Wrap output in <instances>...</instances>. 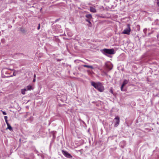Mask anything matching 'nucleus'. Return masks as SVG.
<instances>
[{"mask_svg": "<svg viewBox=\"0 0 159 159\" xmlns=\"http://www.w3.org/2000/svg\"><path fill=\"white\" fill-rule=\"evenodd\" d=\"M114 122L115 123V126H117L119 124L120 118L118 116H116L114 119Z\"/></svg>", "mask_w": 159, "mask_h": 159, "instance_id": "4", "label": "nucleus"}, {"mask_svg": "<svg viewBox=\"0 0 159 159\" xmlns=\"http://www.w3.org/2000/svg\"><path fill=\"white\" fill-rule=\"evenodd\" d=\"M4 119L5 120H7V117L6 116H4Z\"/></svg>", "mask_w": 159, "mask_h": 159, "instance_id": "17", "label": "nucleus"}, {"mask_svg": "<svg viewBox=\"0 0 159 159\" xmlns=\"http://www.w3.org/2000/svg\"><path fill=\"white\" fill-rule=\"evenodd\" d=\"M26 89V90H30L32 89V87L30 85H29L28 86H27Z\"/></svg>", "mask_w": 159, "mask_h": 159, "instance_id": "9", "label": "nucleus"}, {"mask_svg": "<svg viewBox=\"0 0 159 159\" xmlns=\"http://www.w3.org/2000/svg\"><path fill=\"white\" fill-rule=\"evenodd\" d=\"M101 52L104 54H113L115 53V50L113 49L105 48L101 50Z\"/></svg>", "mask_w": 159, "mask_h": 159, "instance_id": "2", "label": "nucleus"}, {"mask_svg": "<svg viewBox=\"0 0 159 159\" xmlns=\"http://www.w3.org/2000/svg\"><path fill=\"white\" fill-rule=\"evenodd\" d=\"M7 129H9L11 131H12V130H13L12 128V127L9 124L8 125H7Z\"/></svg>", "mask_w": 159, "mask_h": 159, "instance_id": "11", "label": "nucleus"}, {"mask_svg": "<svg viewBox=\"0 0 159 159\" xmlns=\"http://www.w3.org/2000/svg\"><path fill=\"white\" fill-rule=\"evenodd\" d=\"M62 152L63 154L67 157L71 158L72 157L70 154L66 151L63 150L62 151Z\"/></svg>", "mask_w": 159, "mask_h": 159, "instance_id": "6", "label": "nucleus"}, {"mask_svg": "<svg viewBox=\"0 0 159 159\" xmlns=\"http://www.w3.org/2000/svg\"><path fill=\"white\" fill-rule=\"evenodd\" d=\"M83 66L84 67H86L88 68H90L91 69L93 68V67L92 66H88V65H84Z\"/></svg>", "mask_w": 159, "mask_h": 159, "instance_id": "13", "label": "nucleus"}, {"mask_svg": "<svg viewBox=\"0 0 159 159\" xmlns=\"http://www.w3.org/2000/svg\"><path fill=\"white\" fill-rule=\"evenodd\" d=\"M33 120V117H31L30 118V120Z\"/></svg>", "mask_w": 159, "mask_h": 159, "instance_id": "19", "label": "nucleus"}, {"mask_svg": "<svg viewBox=\"0 0 159 159\" xmlns=\"http://www.w3.org/2000/svg\"><path fill=\"white\" fill-rule=\"evenodd\" d=\"M16 74L15 72H14L13 73V75H14V76H16Z\"/></svg>", "mask_w": 159, "mask_h": 159, "instance_id": "20", "label": "nucleus"}, {"mask_svg": "<svg viewBox=\"0 0 159 159\" xmlns=\"http://www.w3.org/2000/svg\"><path fill=\"white\" fill-rule=\"evenodd\" d=\"M131 31V29L130 27V25L129 24H128L127 25V28L124 30L122 33L123 34H127L128 35H129L130 34V32Z\"/></svg>", "mask_w": 159, "mask_h": 159, "instance_id": "3", "label": "nucleus"}, {"mask_svg": "<svg viewBox=\"0 0 159 159\" xmlns=\"http://www.w3.org/2000/svg\"><path fill=\"white\" fill-rule=\"evenodd\" d=\"M128 83V81L127 80H125L123 83V84L121 86V90L122 91H124V90L123 89V87L124 86H125L126 84H127Z\"/></svg>", "mask_w": 159, "mask_h": 159, "instance_id": "7", "label": "nucleus"}, {"mask_svg": "<svg viewBox=\"0 0 159 159\" xmlns=\"http://www.w3.org/2000/svg\"><path fill=\"white\" fill-rule=\"evenodd\" d=\"M90 11L93 13H95L96 12V9L94 7H90L89 8Z\"/></svg>", "mask_w": 159, "mask_h": 159, "instance_id": "8", "label": "nucleus"}, {"mask_svg": "<svg viewBox=\"0 0 159 159\" xmlns=\"http://www.w3.org/2000/svg\"><path fill=\"white\" fill-rule=\"evenodd\" d=\"M157 4L158 5L159 4V2H158L157 3Z\"/></svg>", "mask_w": 159, "mask_h": 159, "instance_id": "24", "label": "nucleus"}, {"mask_svg": "<svg viewBox=\"0 0 159 159\" xmlns=\"http://www.w3.org/2000/svg\"><path fill=\"white\" fill-rule=\"evenodd\" d=\"M2 114L3 115H6L7 114V113L5 111H2Z\"/></svg>", "mask_w": 159, "mask_h": 159, "instance_id": "16", "label": "nucleus"}, {"mask_svg": "<svg viewBox=\"0 0 159 159\" xmlns=\"http://www.w3.org/2000/svg\"><path fill=\"white\" fill-rule=\"evenodd\" d=\"M27 90L26 89H24L21 90V93L23 94H25V91Z\"/></svg>", "mask_w": 159, "mask_h": 159, "instance_id": "12", "label": "nucleus"}, {"mask_svg": "<svg viewBox=\"0 0 159 159\" xmlns=\"http://www.w3.org/2000/svg\"><path fill=\"white\" fill-rule=\"evenodd\" d=\"M35 78H34L33 80V82H35Z\"/></svg>", "mask_w": 159, "mask_h": 159, "instance_id": "21", "label": "nucleus"}, {"mask_svg": "<svg viewBox=\"0 0 159 159\" xmlns=\"http://www.w3.org/2000/svg\"><path fill=\"white\" fill-rule=\"evenodd\" d=\"M90 19H87L86 20V21H87L88 23H89V24H91V22H90Z\"/></svg>", "mask_w": 159, "mask_h": 159, "instance_id": "14", "label": "nucleus"}, {"mask_svg": "<svg viewBox=\"0 0 159 159\" xmlns=\"http://www.w3.org/2000/svg\"><path fill=\"white\" fill-rule=\"evenodd\" d=\"M110 92L112 93H113V91L112 90H110Z\"/></svg>", "mask_w": 159, "mask_h": 159, "instance_id": "22", "label": "nucleus"}, {"mask_svg": "<svg viewBox=\"0 0 159 159\" xmlns=\"http://www.w3.org/2000/svg\"><path fill=\"white\" fill-rule=\"evenodd\" d=\"M36 75L35 74H34V78H35L36 77Z\"/></svg>", "mask_w": 159, "mask_h": 159, "instance_id": "23", "label": "nucleus"}, {"mask_svg": "<svg viewBox=\"0 0 159 159\" xmlns=\"http://www.w3.org/2000/svg\"><path fill=\"white\" fill-rule=\"evenodd\" d=\"M106 65L107 68L108 69V70H110L112 69L113 66L112 65L110 62H107L106 63Z\"/></svg>", "mask_w": 159, "mask_h": 159, "instance_id": "5", "label": "nucleus"}, {"mask_svg": "<svg viewBox=\"0 0 159 159\" xmlns=\"http://www.w3.org/2000/svg\"><path fill=\"white\" fill-rule=\"evenodd\" d=\"M5 122H6V124H7V125H8L9 124V123H8V122L7 120H5Z\"/></svg>", "mask_w": 159, "mask_h": 159, "instance_id": "15", "label": "nucleus"}, {"mask_svg": "<svg viewBox=\"0 0 159 159\" xmlns=\"http://www.w3.org/2000/svg\"><path fill=\"white\" fill-rule=\"evenodd\" d=\"M85 16L88 19H90V20L92 18V15L90 14L86 15Z\"/></svg>", "mask_w": 159, "mask_h": 159, "instance_id": "10", "label": "nucleus"}, {"mask_svg": "<svg viewBox=\"0 0 159 159\" xmlns=\"http://www.w3.org/2000/svg\"><path fill=\"white\" fill-rule=\"evenodd\" d=\"M40 28V24H39V25L38 27V29L39 30Z\"/></svg>", "mask_w": 159, "mask_h": 159, "instance_id": "18", "label": "nucleus"}, {"mask_svg": "<svg viewBox=\"0 0 159 159\" xmlns=\"http://www.w3.org/2000/svg\"><path fill=\"white\" fill-rule=\"evenodd\" d=\"M91 83V85L99 92H102L104 91V87L101 83L92 82Z\"/></svg>", "mask_w": 159, "mask_h": 159, "instance_id": "1", "label": "nucleus"}]
</instances>
